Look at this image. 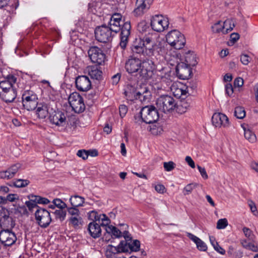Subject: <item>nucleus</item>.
Returning a JSON list of instances; mask_svg holds the SVG:
<instances>
[{
  "label": "nucleus",
  "instance_id": "obj_1",
  "mask_svg": "<svg viewBox=\"0 0 258 258\" xmlns=\"http://www.w3.org/2000/svg\"><path fill=\"white\" fill-rule=\"evenodd\" d=\"M158 109L153 105L143 107L140 112L134 116V122L138 125L143 122L147 124L156 122L159 118Z\"/></svg>",
  "mask_w": 258,
  "mask_h": 258
},
{
  "label": "nucleus",
  "instance_id": "obj_2",
  "mask_svg": "<svg viewBox=\"0 0 258 258\" xmlns=\"http://www.w3.org/2000/svg\"><path fill=\"white\" fill-rule=\"evenodd\" d=\"M107 26L115 34L121 30L120 46L121 48L124 49L128 42V36L130 35L131 28L130 22H126L124 23L121 28L120 23L110 20Z\"/></svg>",
  "mask_w": 258,
  "mask_h": 258
},
{
  "label": "nucleus",
  "instance_id": "obj_3",
  "mask_svg": "<svg viewBox=\"0 0 258 258\" xmlns=\"http://www.w3.org/2000/svg\"><path fill=\"white\" fill-rule=\"evenodd\" d=\"M156 104L158 110L164 113L172 111L177 106V104L174 99L168 95L160 96L157 99Z\"/></svg>",
  "mask_w": 258,
  "mask_h": 258
},
{
  "label": "nucleus",
  "instance_id": "obj_4",
  "mask_svg": "<svg viewBox=\"0 0 258 258\" xmlns=\"http://www.w3.org/2000/svg\"><path fill=\"white\" fill-rule=\"evenodd\" d=\"M167 43L176 49H180L185 44L184 36L177 30L169 32L166 36Z\"/></svg>",
  "mask_w": 258,
  "mask_h": 258
},
{
  "label": "nucleus",
  "instance_id": "obj_5",
  "mask_svg": "<svg viewBox=\"0 0 258 258\" xmlns=\"http://www.w3.org/2000/svg\"><path fill=\"white\" fill-rule=\"evenodd\" d=\"M22 99L23 107L29 111L35 109L39 103L37 94L32 90L24 91Z\"/></svg>",
  "mask_w": 258,
  "mask_h": 258
},
{
  "label": "nucleus",
  "instance_id": "obj_6",
  "mask_svg": "<svg viewBox=\"0 0 258 258\" xmlns=\"http://www.w3.org/2000/svg\"><path fill=\"white\" fill-rule=\"evenodd\" d=\"M114 33L105 24L98 26L95 30V35L96 40L100 42L107 43L112 39Z\"/></svg>",
  "mask_w": 258,
  "mask_h": 258
},
{
  "label": "nucleus",
  "instance_id": "obj_7",
  "mask_svg": "<svg viewBox=\"0 0 258 258\" xmlns=\"http://www.w3.org/2000/svg\"><path fill=\"white\" fill-rule=\"evenodd\" d=\"M35 217L37 224L43 228L47 227L52 221L50 213L40 207H38L35 212Z\"/></svg>",
  "mask_w": 258,
  "mask_h": 258
},
{
  "label": "nucleus",
  "instance_id": "obj_8",
  "mask_svg": "<svg viewBox=\"0 0 258 258\" xmlns=\"http://www.w3.org/2000/svg\"><path fill=\"white\" fill-rule=\"evenodd\" d=\"M154 68L155 65L152 60L148 58L144 59L142 61L141 70L138 73V79L147 80L150 79L152 76Z\"/></svg>",
  "mask_w": 258,
  "mask_h": 258
},
{
  "label": "nucleus",
  "instance_id": "obj_9",
  "mask_svg": "<svg viewBox=\"0 0 258 258\" xmlns=\"http://www.w3.org/2000/svg\"><path fill=\"white\" fill-rule=\"evenodd\" d=\"M68 101L72 109L76 113H81L84 111L85 105L83 97L77 92L71 94Z\"/></svg>",
  "mask_w": 258,
  "mask_h": 258
},
{
  "label": "nucleus",
  "instance_id": "obj_10",
  "mask_svg": "<svg viewBox=\"0 0 258 258\" xmlns=\"http://www.w3.org/2000/svg\"><path fill=\"white\" fill-rule=\"evenodd\" d=\"M169 24L168 18L162 15H155L151 19V26L157 32H163L167 29Z\"/></svg>",
  "mask_w": 258,
  "mask_h": 258
},
{
  "label": "nucleus",
  "instance_id": "obj_11",
  "mask_svg": "<svg viewBox=\"0 0 258 258\" xmlns=\"http://www.w3.org/2000/svg\"><path fill=\"white\" fill-rule=\"evenodd\" d=\"M88 54L92 62L98 64H102L104 62L105 54L100 48L92 46L88 50Z\"/></svg>",
  "mask_w": 258,
  "mask_h": 258
},
{
  "label": "nucleus",
  "instance_id": "obj_12",
  "mask_svg": "<svg viewBox=\"0 0 258 258\" xmlns=\"http://www.w3.org/2000/svg\"><path fill=\"white\" fill-rule=\"evenodd\" d=\"M142 60L138 58L134 57L129 58L125 62V68L126 71L131 74L135 73L138 79L139 72L141 70Z\"/></svg>",
  "mask_w": 258,
  "mask_h": 258
},
{
  "label": "nucleus",
  "instance_id": "obj_13",
  "mask_svg": "<svg viewBox=\"0 0 258 258\" xmlns=\"http://www.w3.org/2000/svg\"><path fill=\"white\" fill-rule=\"evenodd\" d=\"M17 237L15 233L9 229L1 230L0 232V241L5 246H10L15 243Z\"/></svg>",
  "mask_w": 258,
  "mask_h": 258
},
{
  "label": "nucleus",
  "instance_id": "obj_14",
  "mask_svg": "<svg viewBox=\"0 0 258 258\" xmlns=\"http://www.w3.org/2000/svg\"><path fill=\"white\" fill-rule=\"evenodd\" d=\"M75 84L80 91L86 92L90 90L92 84L89 78L85 75L79 76L76 78Z\"/></svg>",
  "mask_w": 258,
  "mask_h": 258
},
{
  "label": "nucleus",
  "instance_id": "obj_15",
  "mask_svg": "<svg viewBox=\"0 0 258 258\" xmlns=\"http://www.w3.org/2000/svg\"><path fill=\"white\" fill-rule=\"evenodd\" d=\"M153 0H137L136 8L134 11L136 16H141L150 8Z\"/></svg>",
  "mask_w": 258,
  "mask_h": 258
},
{
  "label": "nucleus",
  "instance_id": "obj_16",
  "mask_svg": "<svg viewBox=\"0 0 258 258\" xmlns=\"http://www.w3.org/2000/svg\"><path fill=\"white\" fill-rule=\"evenodd\" d=\"M191 73V67L184 64V62L178 63L176 67V75L180 79H188Z\"/></svg>",
  "mask_w": 258,
  "mask_h": 258
},
{
  "label": "nucleus",
  "instance_id": "obj_17",
  "mask_svg": "<svg viewBox=\"0 0 258 258\" xmlns=\"http://www.w3.org/2000/svg\"><path fill=\"white\" fill-rule=\"evenodd\" d=\"M49 119L51 123L58 126L63 127L66 124V113L60 111L52 113L49 115Z\"/></svg>",
  "mask_w": 258,
  "mask_h": 258
},
{
  "label": "nucleus",
  "instance_id": "obj_18",
  "mask_svg": "<svg viewBox=\"0 0 258 258\" xmlns=\"http://www.w3.org/2000/svg\"><path fill=\"white\" fill-rule=\"evenodd\" d=\"M140 43L146 49V53H148V55H153L156 43L152 35L145 36L140 40Z\"/></svg>",
  "mask_w": 258,
  "mask_h": 258
},
{
  "label": "nucleus",
  "instance_id": "obj_19",
  "mask_svg": "<svg viewBox=\"0 0 258 258\" xmlns=\"http://www.w3.org/2000/svg\"><path fill=\"white\" fill-rule=\"evenodd\" d=\"M212 122L215 127H226L229 124L227 116L221 113H215L212 116Z\"/></svg>",
  "mask_w": 258,
  "mask_h": 258
},
{
  "label": "nucleus",
  "instance_id": "obj_20",
  "mask_svg": "<svg viewBox=\"0 0 258 258\" xmlns=\"http://www.w3.org/2000/svg\"><path fill=\"white\" fill-rule=\"evenodd\" d=\"M184 88L185 87L181 84L177 85L176 84H173L170 87V89L175 97L184 99L187 93V91H186Z\"/></svg>",
  "mask_w": 258,
  "mask_h": 258
},
{
  "label": "nucleus",
  "instance_id": "obj_21",
  "mask_svg": "<svg viewBox=\"0 0 258 258\" xmlns=\"http://www.w3.org/2000/svg\"><path fill=\"white\" fill-rule=\"evenodd\" d=\"M101 225L95 222H92L89 224L88 230L93 238H97L101 235Z\"/></svg>",
  "mask_w": 258,
  "mask_h": 258
},
{
  "label": "nucleus",
  "instance_id": "obj_22",
  "mask_svg": "<svg viewBox=\"0 0 258 258\" xmlns=\"http://www.w3.org/2000/svg\"><path fill=\"white\" fill-rule=\"evenodd\" d=\"M36 109V114L40 119L45 118L48 114V109L47 104L40 102L38 104Z\"/></svg>",
  "mask_w": 258,
  "mask_h": 258
},
{
  "label": "nucleus",
  "instance_id": "obj_23",
  "mask_svg": "<svg viewBox=\"0 0 258 258\" xmlns=\"http://www.w3.org/2000/svg\"><path fill=\"white\" fill-rule=\"evenodd\" d=\"M17 97V91L14 88L10 89L5 93H3L0 98L5 102H12Z\"/></svg>",
  "mask_w": 258,
  "mask_h": 258
},
{
  "label": "nucleus",
  "instance_id": "obj_24",
  "mask_svg": "<svg viewBox=\"0 0 258 258\" xmlns=\"http://www.w3.org/2000/svg\"><path fill=\"white\" fill-rule=\"evenodd\" d=\"M136 96V98L135 99H139L141 102H143L149 101L151 95L149 89L145 87L143 90L138 91Z\"/></svg>",
  "mask_w": 258,
  "mask_h": 258
},
{
  "label": "nucleus",
  "instance_id": "obj_25",
  "mask_svg": "<svg viewBox=\"0 0 258 258\" xmlns=\"http://www.w3.org/2000/svg\"><path fill=\"white\" fill-rule=\"evenodd\" d=\"M124 246H126V241H121L117 246H114L109 245L107 248L108 251L113 254L120 252H126V249H125Z\"/></svg>",
  "mask_w": 258,
  "mask_h": 258
},
{
  "label": "nucleus",
  "instance_id": "obj_26",
  "mask_svg": "<svg viewBox=\"0 0 258 258\" xmlns=\"http://www.w3.org/2000/svg\"><path fill=\"white\" fill-rule=\"evenodd\" d=\"M17 78L13 75H9L7 76L5 80L0 81V87L8 88V89L13 88V84L16 82Z\"/></svg>",
  "mask_w": 258,
  "mask_h": 258
},
{
  "label": "nucleus",
  "instance_id": "obj_27",
  "mask_svg": "<svg viewBox=\"0 0 258 258\" xmlns=\"http://www.w3.org/2000/svg\"><path fill=\"white\" fill-rule=\"evenodd\" d=\"M146 50V49H145V47H144L140 42L137 45H134L132 47V51L133 53L134 54L136 53L137 54H139L140 57V59L142 58L144 59V57H142V56L143 57H150L152 55H148V53H146L145 52Z\"/></svg>",
  "mask_w": 258,
  "mask_h": 258
},
{
  "label": "nucleus",
  "instance_id": "obj_28",
  "mask_svg": "<svg viewBox=\"0 0 258 258\" xmlns=\"http://www.w3.org/2000/svg\"><path fill=\"white\" fill-rule=\"evenodd\" d=\"M184 59V64L190 67H194L198 63L196 59V54H194L193 52H191L190 51H188L187 52H185Z\"/></svg>",
  "mask_w": 258,
  "mask_h": 258
},
{
  "label": "nucleus",
  "instance_id": "obj_29",
  "mask_svg": "<svg viewBox=\"0 0 258 258\" xmlns=\"http://www.w3.org/2000/svg\"><path fill=\"white\" fill-rule=\"evenodd\" d=\"M105 230L106 233L112 237L115 238H120L122 237L121 231L112 225L106 226Z\"/></svg>",
  "mask_w": 258,
  "mask_h": 258
},
{
  "label": "nucleus",
  "instance_id": "obj_30",
  "mask_svg": "<svg viewBox=\"0 0 258 258\" xmlns=\"http://www.w3.org/2000/svg\"><path fill=\"white\" fill-rule=\"evenodd\" d=\"M70 202L72 206L74 207H81L85 202V199L82 197L75 195L71 197Z\"/></svg>",
  "mask_w": 258,
  "mask_h": 258
},
{
  "label": "nucleus",
  "instance_id": "obj_31",
  "mask_svg": "<svg viewBox=\"0 0 258 258\" xmlns=\"http://www.w3.org/2000/svg\"><path fill=\"white\" fill-rule=\"evenodd\" d=\"M242 126L244 130V135L245 139L250 143H254L256 140L255 134L248 126L245 127L244 125H242Z\"/></svg>",
  "mask_w": 258,
  "mask_h": 258
},
{
  "label": "nucleus",
  "instance_id": "obj_32",
  "mask_svg": "<svg viewBox=\"0 0 258 258\" xmlns=\"http://www.w3.org/2000/svg\"><path fill=\"white\" fill-rule=\"evenodd\" d=\"M140 241L138 240H134L132 242L127 243L126 242V246H124L125 249H126V252L129 250L131 251H139L140 250Z\"/></svg>",
  "mask_w": 258,
  "mask_h": 258
},
{
  "label": "nucleus",
  "instance_id": "obj_33",
  "mask_svg": "<svg viewBox=\"0 0 258 258\" xmlns=\"http://www.w3.org/2000/svg\"><path fill=\"white\" fill-rule=\"evenodd\" d=\"M137 92L138 91H137V90L135 87L130 85L127 86V89L124 92V94L128 99L133 100L134 99H136V95Z\"/></svg>",
  "mask_w": 258,
  "mask_h": 258
},
{
  "label": "nucleus",
  "instance_id": "obj_34",
  "mask_svg": "<svg viewBox=\"0 0 258 258\" xmlns=\"http://www.w3.org/2000/svg\"><path fill=\"white\" fill-rule=\"evenodd\" d=\"M102 74V71L95 67L91 68L89 70V75L93 79L99 80L101 77Z\"/></svg>",
  "mask_w": 258,
  "mask_h": 258
},
{
  "label": "nucleus",
  "instance_id": "obj_35",
  "mask_svg": "<svg viewBox=\"0 0 258 258\" xmlns=\"http://www.w3.org/2000/svg\"><path fill=\"white\" fill-rule=\"evenodd\" d=\"M30 198H33L34 200L32 201L36 202L37 204L46 205L50 203V201L48 199L39 196L31 194Z\"/></svg>",
  "mask_w": 258,
  "mask_h": 258
},
{
  "label": "nucleus",
  "instance_id": "obj_36",
  "mask_svg": "<svg viewBox=\"0 0 258 258\" xmlns=\"http://www.w3.org/2000/svg\"><path fill=\"white\" fill-rule=\"evenodd\" d=\"M209 238L210 242L214 247L215 250L220 254H224L225 252V250L218 244L215 237L213 236H209Z\"/></svg>",
  "mask_w": 258,
  "mask_h": 258
},
{
  "label": "nucleus",
  "instance_id": "obj_37",
  "mask_svg": "<svg viewBox=\"0 0 258 258\" xmlns=\"http://www.w3.org/2000/svg\"><path fill=\"white\" fill-rule=\"evenodd\" d=\"M30 181L28 180L19 179L10 184H9V185L11 186H15L16 187H23L28 185Z\"/></svg>",
  "mask_w": 258,
  "mask_h": 258
},
{
  "label": "nucleus",
  "instance_id": "obj_38",
  "mask_svg": "<svg viewBox=\"0 0 258 258\" xmlns=\"http://www.w3.org/2000/svg\"><path fill=\"white\" fill-rule=\"evenodd\" d=\"M56 219H58L60 222L64 220L67 215V211L63 209L56 210L53 213Z\"/></svg>",
  "mask_w": 258,
  "mask_h": 258
},
{
  "label": "nucleus",
  "instance_id": "obj_39",
  "mask_svg": "<svg viewBox=\"0 0 258 258\" xmlns=\"http://www.w3.org/2000/svg\"><path fill=\"white\" fill-rule=\"evenodd\" d=\"M224 25L225 29V31L223 32V34H227L229 31L233 30L235 27L234 22L231 19H227L224 22Z\"/></svg>",
  "mask_w": 258,
  "mask_h": 258
},
{
  "label": "nucleus",
  "instance_id": "obj_40",
  "mask_svg": "<svg viewBox=\"0 0 258 258\" xmlns=\"http://www.w3.org/2000/svg\"><path fill=\"white\" fill-rule=\"evenodd\" d=\"M234 115L238 119H243L245 116L244 108L241 106H237L235 108Z\"/></svg>",
  "mask_w": 258,
  "mask_h": 258
},
{
  "label": "nucleus",
  "instance_id": "obj_41",
  "mask_svg": "<svg viewBox=\"0 0 258 258\" xmlns=\"http://www.w3.org/2000/svg\"><path fill=\"white\" fill-rule=\"evenodd\" d=\"M212 31L214 33H219L225 31V29L224 24L222 25L221 21H218L214 24V26H212Z\"/></svg>",
  "mask_w": 258,
  "mask_h": 258
},
{
  "label": "nucleus",
  "instance_id": "obj_42",
  "mask_svg": "<svg viewBox=\"0 0 258 258\" xmlns=\"http://www.w3.org/2000/svg\"><path fill=\"white\" fill-rule=\"evenodd\" d=\"M82 218L80 216L71 217L70 219V223L75 227L77 228L82 224Z\"/></svg>",
  "mask_w": 258,
  "mask_h": 258
},
{
  "label": "nucleus",
  "instance_id": "obj_43",
  "mask_svg": "<svg viewBox=\"0 0 258 258\" xmlns=\"http://www.w3.org/2000/svg\"><path fill=\"white\" fill-rule=\"evenodd\" d=\"M28 198L29 199V201H26L25 202V205L28 207L29 210L31 212H32L33 209L37 208L38 209L39 207L36 202L32 201V200H34L33 198H30V195L28 196Z\"/></svg>",
  "mask_w": 258,
  "mask_h": 258
},
{
  "label": "nucleus",
  "instance_id": "obj_44",
  "mask_svg": "<svg viewBox=\"0 0 258 258\" xmlns=\"http://www.w3.org/2000/svg\"><path fill=\"white\" fill-rule=\"evenodd\" d=\"M100 221H102V223L100 224L103 227L106 228V226H110V220L109 218L105 214H100Z\"/></svg>",
  "mask_w": 258,
  "mask_h": 258
},
{
  "label": "nucleus",
  "instance_id": "obj_45",
  "mask_svg": "<svg viewBox=\"0 0 258 258\" xmlns=\"http://www.w3.org/2000/svg\"><path fill=\"white\" fill-rule=\"evenodd\" d=\"M53 204L59 209H64L67 208V204L59 199H55L53 200Z\"/></svg>",
  "mask_w": 258,
  "mask_h": 258
},
{
  "label": "nucleus",
  "instance_id": "obj_46",
  "mask_svg": "<svg viewBox=\"0 0 258 258\" xmlns=\"http://www.w3.org/2000/svg\"><path fill=\"white\" fill-rule=\"evenodd\" d=\"M198 185L197 183H190L187 184L184 188V195H187L191 192L192 190L195 189Z\"/></svg>",
  "mask_w": 258,
  "mask_h": 258
},
{
  "label": "nucleus",
  "instance_id": "obj_47",
  "mask_svg": "<svg viewBox=\"0 0 258 258\" xmlns=\"http://www.w3.org/2000/svg\"><path fill=\"white\" fill-rule=\"evenodd\" d=\"M239 35L237 33L231 34L229 41L228 42L229 46H232L239 39Z\"/></svg>",
  "mask_w": 258,
  "mask_h": 258
},
{
  "label": "nucleus",
  "instance_id": "obj_48",
  "mask_svg": "<svg viewBox=\"0 0 258 258\" xmlns=\"http://www.w3.org/2000/svg\"><path fill=\"white\" fill-rule=\"evenodd\" d=\"M77 208L78 207H74L73 206L67 208L69 214L71 215L72 217L79 216L80 215V211Z\"/></svg>",
  "mask_w": 258,
  "mask_h": 258
},
{
  "label": "nucleus",
  "instance_id": "obj_49",
  "mask_svg": "<svg viewBox=\"0 0 258 258\" xmlns=\"http://www.w3.org/2000/svg\"><path fill=\"white\" fill-rule=\"evenodd\" d=\"M175 164L173 161H169L163 163V167L166 171H171L175 167Z\"/></svg>",
  "mask_w": 258,
  "mask_h": 258
},
{
  "label": "nucleus",
  "instance_id": "obj_50",
  "mask_svg": "<svg viewBox=\"0 0 258 258\" xmlns=\"http://www.w3.org/2000/svg\"><path fill=\"white\" fill-rule=\"evenodd\" d=\"M88 218L93 222L100 221V217L98 213L95 211H92L89 213Z\"/></svg>",
  "mask_w": 258,
  "mask_h": 258
},
{
  "label": "nucleus",
  "instance_id": "obj_51",
  "mask_svg": "<svg viewBox=\"0 0 258 258\" xmlns=\"http://www.w3.org/2000/svg\"><path fill=\"white\" fill-rule=\"evenodd\" d=\"M228 225V221L226 218L219 219L217 223V228L222 229L225 228Z\"/></svg>",
  "mask_w": 258,
  "mask_h": 258
},
{
  "label": "nucleus",
  "instance_id": "obj_52",
  "mask_svg": "<svg viewBox=\"0 0 258 258\" xmlns=\"http://www.w3.org/2000/svg\"><path fill=\"white\" fill-rule=\"evenodd\" d=\"M191 104L192 101L188 99L181 101V107L184 109L182 111L183 112H185L191 106Z\"/></svg>",
  "mask_w": 258,
  "mask_h": 258
},
{
  "label": "nucleus",
  "instance_id": "obj_53",
  "mask_svg": "<svg viewBox=\"0 0 258 258\" xmlns=\"http://www.w3.org/2000/svg\"><path fill=\"white\" fill-rule=\"evenodd\" d=\"M20 165L19 164H15L12 165L8 169L9 174H10L11 176H12V178L14 176L15 174L18 171Z\"/></svg>",
  "mask_w": 258,
  "mask_h": 258
},
{
  "label": "nucleus",
  "instance_id": "obj_54",
  "mask_svg": "<svg viewBox=\"0 0 258 258\" xmlns=\"http://www.w3.org/2000/svg\"><path fill=\"white\" fill-rule=\"evenodd\" d=\"M17 211L20 213L21 215H28L29 213L27 211L26 207L24 205L23 206H18L17 209Z\"/></svg>",
  "mask_w": 258,
  "mask_h": 258
},
{
  "label": "nucleus",
  "instance_id": "obj_55",
  "mask_svg": "<svg viewBox=\"0 0 258 258\" xmlns=\"http://www.w3.org/2000/svg\"><path fill=\"white\" fill-rule=\"evenodd\" d=\"M243 232L245 236L247 237L249 240H252L253 238V235L252 234V231L249 228L244 227L243 228Z\"/></svg>",
  "mask_w": 258,
  "mask_h": 258
},
{
  "label": "nucleus",
  "instance_id": "obj_56",
  "mask_svg": "<svg viewBox=\"0 0 258 258\" xmlns=\"http://www.w3.org/2000/svg\"><path fill=\"white\" fill-rule=\"evenodd\" d=\"M196 245L198 249L201 251H205L207 249V246L206 243L201 239V241L198 242V243H197Z\"/></svg>",
  "mask_w": 258,
  "mask_h": 258
},
{
  "label": "nucleus",
  "instance_id": "obj_57",
  "mask_svg": "<svg viewBox=\"0 0 258 258\" xmlns=\"http://www.w3.org/2000/svg\"><path fill=\"white\" fill-rule=\"evenodd\" d=\"M127 107L125 105H120L119 107V114L121 117H124L127 112Z\"/></svg>",
  "mask_w": 258,
  "mask_h": 258
},
{
  "label": "nucleus",
  "instance_id": "obj_58",
  "mask_svg": "<svg viewBox=\"0 0 258 258\" xmlns=\"http://www.w3.org/2000/svg\"><path fill=\"white\" fill-rule=\"evenodd\" d=\"M248 206L251 212L253 214V215H256L258 214V212L257 211V209L254 203L252 201H248Z\"/></svg>",
  "mask_w": 258,
  "mask_h": 258
},
{
  "label": "nucleus",
  "instance_id": "obj_59",
  "mask_svg": "<svg viewBox=\"0 0 258 258\" xmlns=\"http://www.w3.org/2000/svg\"><path fill=\"white\" fill-rule=\"evenodd\" d=\"M77 155L79 157L82 158V159L84 160L87 159L89 156V154L85 150H79L77 152Z\"/></svg>",
  "mask_w": 258,
  "mask_h": 258
},
{
  "label": "nucleus",
  "instance_id": "obj_60",
  "mask_svg": "<svg viewBox=\"0 0 258 258\" xmlns=\"http://www.w3.org/2000/svg\"><path fill=\"white\" fill-rule=\"evenodd\" d=\"M197 168L201 173L202 177L205 179L208 178V175L206 172V169L204 167H202L200 165H197Z\"/></svg>",
  "mask_w": 258,
  "mask_h": 258
},
{
  "label": "nucleus",
  "instance_id": "obj_61",
  "mask_svg": "<svg viewBox=\"0 0 258 258\" xmlns=\"http://www.w3.org/2000/svg\"><path fill=\"white\" fill-rule=\"evenodd\" d=\"M121 17V15L120 14L115 13L110 17V20L120 23Z\"/></svg>",
  "mask_w": 258,
  "mask_h": 258
},
{
  "label": "nucleus",
  "instance_id": "obj_62",
  "mask_svg": "<svg viewBox=\"0 0 258 258\" xmlns=\"http://www.w3.org/2000/svg\"><path fill=\"white\" fill-rule=\"evenodd\" d=\"M243 85V80L242 78L238 77L234 81V86L235 87H240Z\"/></svg>",
  "mask_w": 258,
  "mask_h": 258
},
{
  "label": "nucleus",
  "instance_id": "obj_63",
  "mask_svg": "<svg viewBox=\"0 0 258 258\" xmlns=\"http://www.w3.org/2000/svg\"><path fill=\"white\" fill-rule=\"evenodd\" d=\"M197 84L196 82L192 81L188 82L187 85H186V87H185V89H186V91H187V93L189 91V89H190L191 90H194L197 88Z\"/></svg>",
  "mask_w": 258,
  "mask_h": 258
},
{
  "label": "nucleus",
  "instance_id": "obj_64",
  "mask_svg": "<svg viewBox=\"0 0 258 258\" xmlns=\"http://www.w3.org/2000/svg\"><path fill=\"white\" fill-rule=\"evenodd\" d=\"M240 61L244 65H247L249 62V57L247 54H242L240 56Z\"/></svg>",
  "mask_w": 258,
  "mask_h": 258
}]
</instances>
